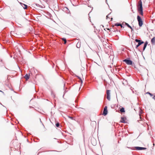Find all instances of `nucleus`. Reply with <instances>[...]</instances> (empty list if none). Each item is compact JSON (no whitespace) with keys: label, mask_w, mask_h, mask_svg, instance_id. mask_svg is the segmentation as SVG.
<instances>
[{"label":"nucleus","mask_w":155,"mask_h":155,"mask_svg":"<svg viewBox=\"0 0 155 155\" xmlns=\"http://www.w3.org/2000/svg\"><path fill=\"white\" fill-rule=\"evenodd\" d=\"M62 40H63V41H64V44H65L67 42V40H66V39L65 38H62Z\"/></svg>","instance_id":"obj_19"},{"label":"nucleus","mask_w":155,"mask_h":155,"mask_svg":"<svg viewBox=\"0 0 155 155\" xmlns=\"http://www.w3.org/2000/svg\"><path fill=\"white\" fill-rule=\"evenodd\" d=\"M123 61L126 62L127 64L128 65H132V61L130 60L125 59Z\"/></svg>","instance_id":"obj_4"},{"label":"nucleus","mask_w":155,"mask_h":155,"mask_svg":"<svg viewBox=\"0 0 155 155\" xmlns=\"http://www.w3.org/2000/svg\"><path fill=\"white\" fill-rule=\"evenodd\" d=\"M76 76L80 80V81L81 82V84H82V83H83V81H82L81 78L80 77H79V76H78L76 75Z\"/></svg>","instance_id":"obj_18"},{"label":"nucleus","mask_w":155,"mask_h":155,"mask_svg":"<svg viewBox=\"0 0 155 155\" xmlns=\"http://www.w3.org/2000/svg\"><path fill=\"white\" fill-rule=\"evenodd\" d=\"M103 115L104 116L107 115V106H106L104 108Z\"/></svg>","instance_id":"obj_11"},{"label":"nucleus","mask_w":155,"mask_h":155,"mask_svg":"<svg viewBox=\"0 0 155 155\" xmlns=\"http://www.w3.org/2000/svg\"><path fill=\"white\" fill-rule=\"evenodd\" d=\"M153 146H154V145H155V144H154V143H153Z\"/></svg>","instance_id":"obj_35"},{"label":"nucleus","mask_w":155,"mask_h":155,"mask_svg":"<svg viewBox=\"0 0 155 155\" xmlns=\"http://www.w3.org/2000/svg\"><path fill=\"white\" fill-rule=\"evenodd\" d=\"M0 92H2V93H4L2 91H0Z\"/></svg>","instance_id":"obj_30"},{"label":"nucleus","mask_w":155,"mask_h":155,"mask_svg":"<svg viewBox=\"0 0 155 155\" xmlns=\"http://www.w3.org/2000/svg\"><path fill=\"white\" fill-rule=\"evenodd\" d=\"M140 46V45H139V44H138L137 45H136L135 46V48H137L139 46Z\"/></svg>","instance_id":"obj_23"},{"label":"nucleus","mask_w":155,"mask_h":155,"mask_svg":"<svg viewBox=\"0 0 155 155\" xmlns=\"http://www.w3.org/2000/svg\"><path fill=\"white\" fill-rule=\"evenodd\" d=\"M135 148L137 150H145L146 149V148L145 147H136Z\"/></svg>","instance_id":"obj_8"},{"label":"nucleus","mask_w":155,"mask_h":155,"mask_svg":"<svg viewBox=\"0 0 155 155\" xmlns=\"http://www.w3.org/2000/svg\"><path fill=\"white\" fill-rule=\"evenodd\" d=\"M101 78L104 81V84L105 86V88L106 89L107 88V86L106 85V84H105V83L106 82V75H102L101 76Z\"/></svg>","instance_id":"obj_7"},{"label":"nucleus","mask_w":155,"mask_h":155,"mask_svg":"<svg viewBox=\"0 0 155 155\" xmlns=\"http://www.w3.org/2000/svg\"><path fill=\"white\" fill-rule=\"evenodd\" d=\"M138 11L140 14L142 15H143V8L142 7V2L141 0H140L138 3L137 5Z\"/></svg>","instance_id":"obj_2"},{"label":"nucleus","mask_w":155,"mask_h":155,"mask_svg":"<svg viewBox=\"0 0 155 155\" xmlns=\"http://www.w3.org/2000/svg\"><path fill=\"white\" fill-rule=\"evenodd\" d=\"M135 41L136 42H138V44H139V45H140L144 43L143 41H142L140 40H139L137 39H135Z\"/></svg>","instance_id":"obj_9"},{"label":"nucleus","mask_w":155,"mask_h":155,"mask_svg":"<svg viewBox=\"0 0 155 155\" xmlns=\"http://www.w3.org/2000/svg\"><path fill=\"white\" fill-rule=\"evenodd\" d=\"M106 29H107L106 28H104V30H105V31H106Z\"/></svg>","instance_id":"obj_29"},{"label":"nucleus","mask_w":155,"mask_h":155,"mask_svg":"<svg viewBox=\"0 0 155 155\" xmlns=\"http://www.w3.org/2000/svg\"><path fill=\"white\" fill-rule=\"evenodd\" d=\"M27 141L28 142V139L27 140Z\"/></svg>","instance_id":"obj_36"},{"label":"nucleus","mask_w":155,"mask_h":155,"mask_svg":"<svg viewBox=\"0 0 155 155\" xmlns=\"http://www.w3.org/2000/svg\"><path fill=\"white\" fill-rule=\"evenodd\" d=\"M107 20L108 19V16L107 15Z\"/></svg>","instance_id":"obj_33"},{"label":"nucleus","mask_w":155,"mask_h":155,"mask_svg":"<svg viewBox=\"0 0 155 155\" xmlns=\"http://www.w3.org/2000/svg\"><path fill=\"white\" fill-rule=\"evenodd\" d=\"M25 78L26 79V80H28L29 79V76L27 74L25 75Z\"/></svg>","instance_id":"obj_15"},{"label":"nucleus","mask_w":155,"mask_h":155,"mask_svg":"<svg viewBox=\"0 0 155 155\" xmlns=\"http://www.w3.org/2000/svg\"><path fill=\"white\" fill-rule=\"evenodd\" d=\"M20 4L23 7L24 9H26L27 8L28 6L27 5L24 4L22 3L21 2L20 3Z\"/></svg>","instance_id":"obj_12"},{"label":"nucleus","mask_w":155,"mask_h":155,"mask_svg":"<svg viewBox=\"0 0 155 155\" xmlns=\"http://www.w3.org/2000/svg\"><path fill=\"white\" fill-rule=\"evenodd\" d=\"M2 59H1V60H0V61H1V62H2Z\"/></svg>","instance_id":"obj_34"},{"label":"nucleus","mask_w":155,"mask_h":155,"mask_svg":"<svg viewBox=\"0 0 155 155\" xmlns=\"http://www.w3.org/2000/svg\"><path fill=\"white\" fill-rule=\"evenodd\" d=\"M111 45V44H109L108 46H107V54H108V55H109L110 61L111 60L113 61L114 56Z\"/></svg>","instance_id":"obj_1"},{"label":"nucleus","mask_w":155,"mask_h":155,"mask_svg":"<svg viewBox=\"0 0 155 155\" xmlns=\"http://www.w3.org/2000/svg\"><path fill=\"white\" fill-rule=\"evenodd\" d=\"M100 27L101 28V27H102L103 28H104V26L103 25H101V26H100Z\"/></svg>","instance_id":"obj_26"},{"label":"nucleus","mask_w":155,"mask_h":155,"mask_svg":"<svg viewBox=\"0 0 155 155\" xmlns=\"http://www.w3.org/2000/svg\"><path fill=\"white\" fill-rule=\"evenodd\" d=\"M107 30H110V29L109 28H107Z\"/></svg>","instance_id":"obj_31"},{"label":"nucleus","mask_w":155,"mask_h":155,"mask_svg":"<svg viewBox=\"0 0 155 155\" xmlns=\"http://www.w3.org/2000/svg\"><path fill=\"white\" fill-rule=\"evenodd\" d=\"M105 2L106 3H107V0H105Z\"/></svg>","instance_id":"obj_32"},{"label":"nucleus","mask_w":155,"mask_h":155,"mask_svg":"<svg viewBox=\"0 0 155 155\" xmlns=\"http://www.w3.org/2000/svg\"><path fill=\"white\" fill-rule=\"evenodd\" d=\"M120 26L122 28H123V26L121 24H120Z\"/></svg>","instance_id":"obj_28"},{"label":"nucleus","mask_w":155,"mask_h":155,"mask_svg":"<svg viewBox=\"0 0 155 155\" xmlns=\"http://www.w3.org/2000/svg\"><path fill=\"white\" fill-rule=\"evenodd\" d=\"M110 91L107 90V99L110 101Z\"/></svg>","instance_id":"obj_6"},{"label":"nucleus","mask_w":155,"mask_h":155,"mask_svg":"<svg viewBox=\"0 0 155 155\" xmlns=\"http://www.w3.org/2000/svg\"><path fill=\"white\" fill-rule=\"evenodd\" d=\"M153 98L155 100V96H154L153 97Z\"/></svg>","instance_id":"obj_27"},{"label":"nucleus","mask_w":155,"mask_h":155,"mask_svg":"<svg viewBox=\"0 0 155 155\" xmlns=\"http://www.w3.org/2000/svg\"><path fill=\"white\" fill-rule=\"evenodd\" d=\"M91 143L93 145L95 146L96 145V141L94 138L93 137L91 138Z\"/></svg>","instance_id":"obj_5"},{"label":"nucleus","mask_w":155,"mask_h":155,"mask_svg":"<svg viewBox=\"0 0 155 155\" xmlns=\"http://www.w3.org/2000/svg\"><path fill=\"white\" fill-rule=\"evenodd\" d=\"M55 125L57 127H58L59 126L60 124L58 122L55 124Z\"/></svg>","instance_id":"obj_21"},{"label":"nucleus","mask_w":155,"mask_h":155,"mask_svg":"<svg viewBox=\"0 0 155 155\" xmlns=\"http://www.w3.org/2000/svg\"><path fill=\"white\" fill-rule=\"evenodd\" d=\"M120 111L121 113H124L125 112L124 109V108L122 107L120 109Z\"/></svg>","instance_id":"obj_17"},{"label":"nucleus","mask_w":155,"mask_h":155,"mask_svg":"<svg viewBox=\"0 0 155 155\" xmlns=\"http://www.w3.org/2000/svg\"><path fill=\"white\" fill-rule=\"evenodd\" d=\"M120 25V24L119 23H117L114 25L115 26H119Z\"/></svg>","instance_id":"obj_20"},{"label":"nucleus","mask_w":155,"mask_h":155,"mask_svg":"<svg viewBox=\"0 0 155 155\" xmlns=\"http://www.w3.org/2000/svg\"><path fill=\"white\" fill-rule=\"evenodd\" d=\"M140 46V45H139V44H138L137 45H136L135 46V48H137L139 46Z\"/></svg>","instance_id":"obj_24"},{"label":"nucleus","mask_w":155,"mask_h":155,"mask_svg":"<svg viewBox=\"0 0 155 155\" xmlns=\"http://www.w3.org/2000/svg\"><path fill=\"white\" fill-rule=\"evenodd\" d=\"M137 19L138 21L139 26L140 27H141L142 25L143 24V21L142 19L138 15L137 16Z\"/></svg>","instance_id":"obj_3"},{"label":"nucleus","mask_w":155,"mask_h":155,"mask_svg":"<svg viewBox=\"0 0 155 155\" xmlns=\"http://www.w3.org/2000/svg\"><path fill=\"white\" fill-rule=\"evenodd\" d=\"M151 42L153 45L155 44V37L153 38L151 40Z\"/></svg>","instance_id":"obj_13"},{"label":"nucleus","mask_w":155,"mask_h":155,"mask_svg":"<svg viewBox=\"0 0 155 155\" xmlns=\"http://www.w3.org/2000/svg\"><path fill=\"white\" fill-rule=\"evenodd\" d=\"M126 119V118L125 117H121V120L120 121V122L123 123H125V120Z\"/></svg>","instance_id":"obj_10"},{"label":"nucleus","mask_w":155,"mask_h":155,"mask_svg":"<svg viewBox=\"0 0 155 155\" xmlns=\"http://www.w3.org/2000/svg\"><path fill=\"white\" fill-rule=\"evenodd\" d=\"M147 94H149V95H150L151 96H153L152 94H151L150 93V92H147Z\"/></svg>","instance_id":"obj_22"},{"label":"nucleus","mask_w":155,"mask_h":155,"mask_svg":"<svg viewBox=\"0 0 155 155\" xmlns=\"http://www.w3.org/2000/svg\"><path fill=\"white\" fill-rule=\"evenodd\" d=\"M148 44V42L147 41H146L144 44L143 48V50H144L145 48L146 47L147 45Z\"/></svg>","instance_id":"obj_16"},{"label":"nucleus","mask_w":155,"mask_h":155,"mask_svg":"<svg viewBox=\"0 0 155 155\" xmlns=\"http://www.w3.org/2000/svg\"><path fill=\"white\" fill-rule=\"evenodd\" d=\"M77 47L78 48H79V47H78L77 46Z\"/></svg>","instance_id":"obj_38"},{"label":"nucleus","mask_w":155,"mask_h":155,"mask_svg":"<svg viewBox=\"0 0 155 155\" xmlns=\"http://www.w3.org/2000/svg\"><path fill=\"white\" fill-rule=\"evenodd\" d=\"M125 24L126 25L128 28H130L132 31L133 30V29L131 26H130L128 23H125Z\"/></svg>","instance_id":"obj_14"},{"label":"nucleus","mask_w":155,"mask_h":155,"mask_svg":"<svg viewBox=\"0 0 155 155\" xmlns=\"http://www.w3.org/2000/svg\"><path fill=\"white\" fill-rule=\"evenodd\" d=\"M68 117L69 118H70L72 120H73V118L72 117H71V116H68Z\"/></svg>","instance_id":"obj_25"},{"label":"nucleus","mask_w":155,"mask_h":155,"mask_svg":"<svg viewBox=\"0 0 155 155\" xmlns=\"http://www.w3.org/2000/svg\"><path fill=\"white\" fill-rule=\"evenodd\" d=\"M40 121L41 122V119H40Z\"/></svg>","instance_id":"obj_37"},{"label":"nucleus","mask_w":155,"mask_h":155,"mask_svg":"<svg viewBox=\"0 0 155 155\" xmlns=\"http://www.w3.org/2000/svg\"><path fill=\"white\" fill-rule=\"evenodd\" d=\"M107 16H106V18H107Z\"/></svg>","instance_id":"obj_39"}]
</instances>
